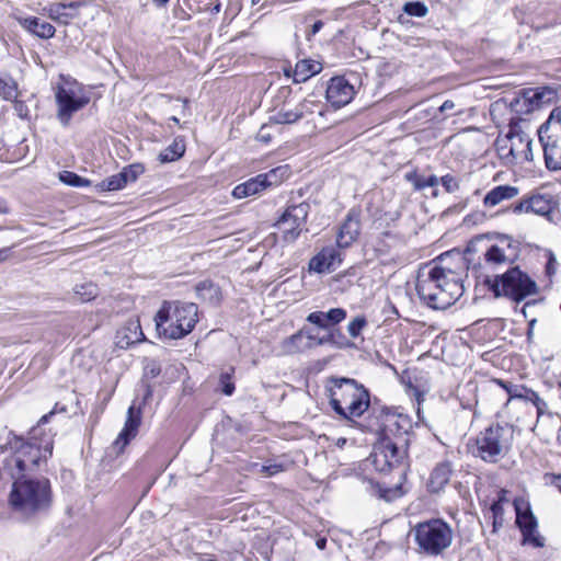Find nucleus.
Segmentation results:
<instances>
[{"instance_id":"a18cd8bd","label":"nucleus","mask_w":561,"mask_h":561,"mask_svg":"<svg viewBox=\"0 0 561 561\" xmlns=\"http://www.w3.org/2000/svg\"><path fill=\"white\" fill-rule=\"evenodd\" d=\"M527 393L530 396L529 402H531L534 404V407L537 410V415H538V417H540L546 412L548 404L546 403V401L543 399H541L539 397V394L537 392H527Z\"/></svg>"},{"instance_id":"20e7f679","label":"nucleus","mask_w":561,"mask_h":561,"mask_svg":"<svg viewBox=\"0 0 561 561\" xmlns=\"http://www.w3.org/2000/svg\"><path fill=\"white\" fill-rule=\"evenodd\" d=\"M198 321V308L194 302L163 301L154 316L158 336L180 340L190 334Z\"/></svg>"},{"instance_id":"f3484780","label":"nucleus","mask_w":561,"mask_h":561,"mask_svg":"<svg viewBox=\"0 0 561 561\" xmlns=\"http://www.w3.org/2000/svg\"><path fill=\"white\" fill-rule=\"evenodd\" d=\"M516 510V524L520 528L524 537V543H530L534 547H542L545 545L543 538L537 531V520L529 507L526 506L522 510V506L515 502Z\"/></svg>"},{"instance_id":"bf43d9fd","label":"nucleus","mask_w":561,"mask_h":561,"mask_svg":"<svg viewBox=\"0 0 561 561\" xmlns=\"http://www.w3.org/2000/svg\"><path fill=\"white\" fill-rule=\"evenodd\" d=\"M158 7H164L170 0H152Z\"/></svg>"},{"instance_id":"9b49d317","label":"nucleus","mask_w":561,"mask_h":561,"mask_svg":"<svg viewBox=\"0 0 561 561\" xmlns=\"http://www.w3.org/2000/svg\"><path fill=\"white\" fill-rule=\"evenodd\" d=\"M310 206L307 203L290 205L278 218L275 226L282 232L285 242L291 243L300 236Z\"/></svg>"},{"instance_id":"423d86ee","label":"nucleus","mask_w":561,"mask_h":561,"mask_svg":"<svg viewBox=\"0 0 561 561\" xmlns=\"http://www.w3.org/2000/svg\"><path fill=\"white\" fill-rule=\"evenodd\" d=\"M514 442V427L507 423L491 424L481 431L472 446V455L484 462L496 463L510 453Z\"/></svg>"},{"instance_id":"cd10ccee","label":"nucleus","mask_w":561,"mask_h":561,"mask_svg":"<svg viewBox=\"0 0 561 561\" xmlns=\"http://www.w3.org/2000/svg\"><path fill=\"white\" fill-rule=\"evenodd\" d=\"M20 25L32 34L41 38H51L56 33V28L48 22H43L35 16L19 19Z\"/></svg>"},{"instance_id":"4c0bfd02","label":"nucleus","mask_w":561,"mask_h":561,"mask_svg":"<svg viewBox=\"0 0 561 561\" xmlns=\"http://www.w3.org/2000/svg\"><path fill=\"white\" fill-rule=\"evenodd\" d=\"M541 127H543V133L549 130L561 136V106H557L551 111L548 119Z\"/></svg>"},{"instance_id":"0eeeda50","label":"nucleus","mask_w":561,"mask_h":561,"mask_svg":"<svg viewBox=\"0 0 561 561\" xmlns=\"http://www.w3.org/2000/svg\"><path fill=\"white\" fill-rule=\"evenodd\" d=\"M483 283L495 297H506L516 302L538 291L536 282L518 266L511 267L500 275H486Z\"/></svg>"},{"instance_id":"6e6d98bb","label":"nucleus","mask_w":561,"mask_h":561,"mask_svg":"<svg viewBox=\"0 0 561 561\" xmlns=\"http://www.w3.org/2000/svg\"><path fill=\"white\" fill-rule=\"evenodd\" d=\"M552 482L558 488V490L561 492V474L554 476Z\"/></svg>"},{"instance_id":"603ef678","label":"nucleus","mask_w":561,"mask_h":561,"mask_svg":"<svg viewBox=\"0 0 561 561\" xmlns=\"http://www.w3.org/2000/svg\"><path fill=\"white\" fill-rule=\"evenodd\" d=\"M455 106H456V105H455V102H454V101H451V100H446V101L440 105L439 111H440L442 113H446V112H448V111L454 110V108H455Z\"/></svg>"},{"instance_id":"bb28decb","label":"nucleus","mask_w":561,"mask_h":561,"mask_svg":"<svg viewBox=\"0 0 561 561\" xmlns=\"http://www.w3.org/2000/svg\"><path fill=\"white\" fill-rule=\"evenodd\" d=\"M519 193L516 186L512 185H499L492 188L483 198V205L492 208L497 206L504 201L513 199Z\"/></svg>"},{"instance_id":"b1692460","label":"nucleus","mask_w":561,"mask_h":561,"mask_svg":"<svg viewBox=\"0 0 561 561\" xmlns=\"http://www.w3.org/2000/svg\"><path fill=\"white\" fill-rule=\"evenodd\" d=\"M559 89L554 87H540L525 93V100L530 104V110L550 105L557 101Z\"/></svg>"},{"instance_id":"2f4dec72","label":"nucleus","mask_w":561,"mask_h":561,"mask_svg":"<svg viewBox=\"0 0 561 561\" xmlns=\"http://www.w3.org/2000/svg\"><path fill=\"white\" fill-rule=\"evenodd\" d=\"M185 152V142L183 139L175 138L171 145L162 150L158 160L161 163L172 162L179 160Z\"/></svg>"},{"instance_id":"1a4fd4ad","label":"nucleus","mask_w":561,"mask_h":561,"mask_svg":"<svg viewBox=\"0 0 561 561\" xmlns=\"http://www.w3.org/2000/svg\"><path fill=\"white\" fill-rule=\"evenodd\" d=\"M413 533L420 550L427 556L443 553L454 539L451 526L440 518L419 523Z\"/></svg>"},{"instance_id":"6ab92c4d","label":"nucleus","mask_w":561,"mask_h":561,"mask_svg":"<svg viewBox=\"0 0 561 561\" xmlns=\"http://www.w3.org/2000/svg\"><path fill=\"white\" fill-rule=\"evenodd\" d=\"M354 88L344 78H332L327 88V100L335 108L348 104L354 98Z\"/></svg>"},{"instance_id":"ea45409f","label":"nucleus","mask_w":561,"mask_h":561,"mask_svg":"<svg viewBox=\"0 0 561 561\" xmlns=\"http://www.w3.org/2000/svg\"><path fill=\"white\" fill-rule=\"evenodd\" d=\"M75 294L81 301H90L98 296L99 289L98 286L92 283H83L76 285Z\"/></svg>"},{"instance_id":"393cba45","label":"nucleus","mask_w":561,"mask_h":561,"mask_svg":"<svg viewBox=\"0 0 561 561\" xmlns=\"http://www.w3.org/2000/svg\"><path fill=\"white\" fill-rule=\"evenodd\" d=\"M307 104L300 102L294 106L285 103L273 116L270 118L271 124H294L304 117Z\"/></svg>"},{"instance_id":"412c9836","label":"nucleus","mask_w":561,"mask_h":561,"mask_svg":"<svg viewBox=\"0 0 561 561\" xmlns=\"http://www.w3.org/2000/svg\"><path fill=\"white\" fill-rule=\"evenodd\" d=\"M145 334L142 333L140 322L137 319H129L116 332L115 343L119 348L126 350L130 345L142 342Z\"/></svg>"},{"instance_id":"e2e57ef3","label":"nucleus","mask_w":561,"mask_h":561,"mask_svg":"<svg viewBox=\"0 0 561 561\" xmlns=\"http://www.w3.org/2000/svg\"><path fill=\"white\" fill-rule=\"evenodd\" d=\"M497 506H499L497 504H494V505L492 506V510L494 511L493 513H494L495 517H496L499 514H501V512L495 511V510L497 508Z\"/></svg>"},{"instance_id":"4d7b16f0","label":"nucleus","mask_w":561,"mask_h":561,"mask_svg":"<svg viewBox=\"0 0 561 561\" xmlns=\"http://www.w3.org/2000/svg\"><path fill=\"white\" fill-rule=\"evenodd\" d=\"M316 545H317V547L320 550H323L325 548V545H327V539L325 538H320V539L317 540Z\"/></svg>"},{"instance_id":"f03ea898","label":"nucleus","mask_w":561,"mask_h":561,"mask_svg":"<svg viewBox=\"0 0 561 561\" xmlns=\"http://www.w3.org/2000/svg\"><path fill=\"white\" fill-rule=\"evenodd\" d=\"M53 414L54 411H50L39 419L37 425L30 431L28 442L19 436H13V439L10 440L11 447L15 450L14 455L7 461L10 473L12 470L18 474L33 472L42 461H46L51 456L53 436L44 433L42 425L46 424Z\"/></svg>"},{"instance_id":"c85d7f7f","label":"nucleus","mask_w":561,"mask_h":561,"mask_svg":"<svg viewBox=\"0 0 561 561\" xmlns=\"http://www.w3.org/2000/svg\"><path fill=\"white\" fill-rule=\"evenodd\" d=\"M283 353L293 355L310 350L308 330H300L282 342Z\"/></svg>"},{"instance_id":"c756f323","label":"nucleus","mask_w":561,"mask_h":561,"mask_svg":"<svg viewBox=\"0 0 561 561\" xmlns=\"http://www.w3.org/2000/svg\"><path fill=\"white\" fill-rule=\"evenodd\" d=\"M322 70V65L311 59H302L298 61L294 69V81L305 82L312 76L319 73Z\"/></svg>"},{"instance_id":"0e129e2a","label":"nucleus","mask_w":561,"mask_h":561,"mask_svg":"<svg viewBox=\"0 0 561 561\" xmlns=\"http://www.w3.org/2000/svg\"><path fill=\"white\" fill-rule=\"evenodd\" d=\"M170 119H171L173 123L179 124V118H178V117L172 116Z\"/></svg>"},{"instance_id":"c9c22d12","label":"nucleus","mask_w":561,"mask_h":561,"mask_svg":"<svg viewBox=\"0 0 561 561\" xmlns=\"http://www.w3.org/2000/svg\"><path fill=\"white\" fill-rule=\"evenodd\" d=\"M125 186L126 183L121 172L113 174L96 184V188L101 192L118 191Z\"/></svg>"},{"instance_id":"72a5a7b5","label":"nucleus","mask_w":561,"mask_h":561,"mask_svg":"<svg viewBox=\"0 0 561 561\" xmlns=\"http://www.w3.org/2000/svg\"><path fill=\"white\" fill-rule=\"evenodd\" d=\"M233 375L234 367L232 366L222 369L219 374L218 386L219 390L225 396H231L234 392L236 387L233 381Z\"/></svg>"},{"instance_id":"2eb2a0df","label":"nucleus","mask_w":561,"mask_h":561,"mask_svg":"<svg viewBox=\"0 0 561 561\" xmlns=\"http://www.w3.org/2000/svg\"><path fill=\"white\" fill-rule=\"evenodd\" d=\"M539 141L542 146L546 167L551 171L561 170V136L546 130L543 127L538 129Z\"/></svg>"},{"instance_id":"58836bf2","label":"nucleus","mask_w":561,"mask_h":561,"mask_svg":"<svg viewBox=\"0 0 561 561\" xmlns=\"http://www.w3.org/2000/svg\"><path fill=\"white\" fill-rule=\"evenodd\" d=\"M0 95L7 101H15L18 83L12 78L0 79Z\"/></svg>"},{"instance_id":"6e6552de","label":"nucleus","mask_w":561,"mask_h":561,"mask_svg":"<svg viewBox=\"0 0 561 561\" xmlns=\"http://www.w3.org/2000/svg\"><path fill=\"white\" fill-rule=\"evenodd\" d=\"M533 141L519 123L511 122L506 134H500L495 140V149L502 163L506 167L530 161L533 159Z\"/></svg>"},{"instance_id":"09e8293b","label":"nucleus","mask_w":561,"mask_h":561,"mask_svg":"<svg viewBox=\"0 0 561 561\" xmlns=\"http://www.w3.org/2000/svg\"><path fill=\"white\" fill-rule=\"evenodd\" d=\"M66 8H76L75 3L70 4H64V3H57L53 4L47 9V14L50 19L57 20L61 15V10Z\"/></svg>"},{"instance_id":"8fccbe9b","label":"nucleus","mask_w":561,"mask_h":561,"mask_svg":"<svg viewBox=\"0 0 561 561\" xmlns=\"http://www.w3.org/2000/svg\"><path fill=\"white\" fill-rule=\"evenodd\" d=\"M285 470V467L282 463L278 462H272L268 465H263L261 467V472L264 473L266 477H272L278 472H282Z\"/></svg>"},{"instance_id":"aec40b11","label":"nucleus","mask_w":561,"mask_h":561,"mask_svg":"<svg viewBox=\"0 0 561 561\" xmlns=\"http://www.w3.org/2000/svg\"><path fill=\"white\" fill-rule=\"evenodd\" d=\"M341 261L340 251L334 247H327L310 260L309 270L320 274L332 272Z\"/></svg>"},{"instance_id":"4be33fe9","label":"nucleus","mask_w":561,"mask_h":561,"mask_svg":"<svg viewBox=\"0 0 561 561\" xmlns=\"http://www.w3.org/2000/svg\"><path fill=\"white\" fill-rule=\"evenodd\" d=\"M346 310L343 308H332L329 311H313L307 317V321L317 325L319 329H329L346 319Z\"/></svg>"},{"instance_id":"79ce46f5","label":"nucleus","mask_w":561,"mask_h":561,"mask_svg":"<svg viewBox=\"0 0 561 561\" xmlns=\"http://www.w3.org/2000/svg\"><path fill=\"white\" fill-rule=\"evenodd\" d=\"M145 171V168L142 164L140 163H133V164H129L125 168H123V170L121 171L124 180H125V183H129V182H135L140 174H142Z\"/></svg>"},{"instance_id":"3c124183","label":"nucleus","mask_w":561,"mask_h":561,"mask_svg":"<svg viewBox=\"0 0 561 561\" xmlns=\"http://www.w3.org/2000/svg\"><path fill=\"white\" fill-rule=\"evenodd\" d=\"M270 127H271V126H270L268 124H265V125H263V126L260 128V130H259V133H257V135H256V139H257L259 141H261V142H265V144L270 142V140H271V138H272L271 134L267 131V129H268Z\"/></svg>"},{"instance_id":"a211bd4d","label":"nucleus","mask_w":561,"mask_h":561,"mask_svg":"<svg viewBox=\"0 0 561 561\" xmlns=\"http://www.w3.org/2000/svg\"><path fill=\"white\" fill-rule=\"evenodd\" d=\"M360 232V210L352 208L342 222L336 234L339 248H347L358 238Z\"/></svg>"},{"instance_id":"864d4df0","label":"nucleus","mask_w":561,"mask_h":561,"mask_svg":"<svg viewBox=\"0 0 561 561\" xmlns=\"http://www.w3.org/2000/svg\"><path fill=\"white\" fill-rule=\"evenodd\" d=\"M9 255H10V249L9 248L0 249V262H3L5 260H8Z\"/></svg>"},{"instance_id":"dca6fc26","label":"nucleus","mask_w":561,"mask_h":561,"mask_svg":"<svg viewBox=\"0 0 561 561\" xmlns=\"http://www.w3.org/2000/svg\"><path fill=\"white\" fill-rule=\"evenodd\" d=\"M280 170V168L273 169L267 173L259 174L255 178L237 185L232 191L233 197L238 199L245 198L262 192L268 186L277 184V172Z\"/></svg>"},{"instance_id":"052dcab7","label":"nucleus","mask_w":561,"mask_h":561,"mask_svg":"<svg viewBox=\"0 0 561 561\" xmlns=\"http://www.w3.org/2000/svg\"><path fill=\"white\" fill-rule=\"evenodd\" d=\"M322 26V22L318 21L313 24V33L318 32L320 27Z\"/></svg>"},{"instance_id":"680f3d73","label":"nucleus","mask_w":561,"mask_h":561,"mask_svg":"<svg viewBox=\"0 0 561 561\" xmlns=\"http://www.w3.org/2000/svg\"><path fill=\"white\" fill-rule=\"evenodd\" d=\"M529 305H530V302H526V304L523 306V308H522V312L524 313V316H525V317L527 316V313H526V309H527V307H528Z\"/></svg>"},{"instance_id":"5701e85b","label":"nucleus","mask_w":561,"mask_h":561,"mask_svg":"<svg viewBox=\"0 0 561 561\" xmlns=\"http://www.w3.org/2000/svg\"><path fill=\"white\" fill-rule=\"evenodd\" d=\"M140 422V410L138 409L136 411L134 405L129 407L124 428L119 433L114 445L119 449H123L129 443V440L136 436Z\"/></svg>"},{"instance_id":"13d9d810","label":"nucleus","mask_w":561,"mask_h":561,"mask_svg":"<svg viewBox=\"0 0 561 561\" xmlns=\"http://www.w3.org/2000/svg\"><path fill=\"white\" fill-rule=\"evenodd\" d=\"M24 108V104L22 102H15V110L19 112L20 116H23L22 112Z\"/></svg>"},{"instance_id":"37998d69","label":"nucleus","mask_w":561,"mask_h":561,"mask_svg":"<svg viewBox=\"0 0 561 561\" xmlns=\"http://www.w3.org/2000/svg\"><path fill=\"white\" fill-rule=\"evenodd\" d=\"M366 325V318L364 316H357L347 324V332L352 337H358Z\"/></svg>"},{"instance_id":"a19ab883","label":"nucleus","mask_w":561,"mask_h":561,"mask_svg":"<svg viewBox=\"0 0 561 561\" xmlns=\"http://www.w3.org/2000/svg\"><path fill=\"white\" fill-rule=\"evenodd\" d=\"M403 12L411 16L424 18L428 13V8L420 1L405 2Z\"/></svg>"},{"instance_id":"f704fd0d","label":"nucleus","mask_w":561,"mask_h":561,"mask_svg":"<svg viewBox=\"0 0 561 561\" xmlns=\"http://www.w3.org/2000/svg\"><path fill=\"white\" fill-rule=\"evenodd\" d=\"M407 181L412 183L413 187L416 191L423 190L425 187H434L439 183V180L435 175H431L425 178L423 175L417 174L416 172H410L405 174Z\"/></svg>"},{"instance_id":"4468645a","label":"nucleus","mask_w":561,"mask_h":561,"mask_svg":"<svg viewBox=\"0 0 561 561\" xmlns=\"http://www.w3.org/2000/svg\"><path fill=\"white\" fill-rule=\"evenodd\" d=\"M483 257L489 268L512 264L518 257V245L510 237H502L497 243L488 248Z\"/></svg>"},{"instance_id":"9d476101","label":"nucleus","mask_w":561,"mask_h":561,"mask_svg":"<svg viewBox=\"0 0 561 561\" xmlns=\"http://www.w3.org/2000/svg\"><path fill=\"white\" fill-rule=\"evenodd\" d=\"M401 428L399 421L386 425L383 437L377 447L379 453H376V458L381 455L389 467L398 465L407 455L409 431L405 428L401 432Z\"/></svg>"},{"instance_id":"f8f14e48","label":"nucleus","mask_w":561,"mask_h":561,"mask_svg":"<svg viewBox=\"0 0 561 561\" xmlns=\"http://www.w3.org/2000/svg\"><path fill=\"white\" fill-rule=\"evenodd\" d=\"M55 98L58 105L57 117L64 126L69 124L76 112L90 102V98L81 93L80 89L64 85L57 88Z\"/></svg>"},{"instance_id":"f257e3e1","label":"nucleus","mask_w":561,"mask_h":561,"mask_svg":"<svg viewBox=\"0 0 561 561\" xmlns=\"http://www.w3.org/2000/svg\"><path fill=\"white\" fill-rule=\"evenodd\" d=\"M466 268L463 257H459L455 270L442 264L421 268L415 285L420 299L433 309H447L453 306L463 295L462 277Z\"/></svg>"},{"instance_id":"a878e982","label":"nucleus","mask_w":561,"mask_h":561,"mask_svg":"<svg viewBox=\"0 0 561 561\" xmlns=\"http://www.w3.org/2000/svg\"><path fill=\"white\" fill-rule=\"evenodd\" d=\"M453 474V466L449 461H442L433 469L427 486L431 492H439L449 482Z\"/></svg>"},{"instance_id":"39448f33","label":"nucleus","mask_w":561,"mask_h":561,"mask_svg":"<svg viewBox=\"0 0 561 561\" xmlns=\"http://www.w3.org/2000/svg\"><path fill=\"white\" fill-rule=\"evenodd\" d=\"M329 388L330 404L335 413L346 420L359 417L369 408V392L355 379L332 378Z\"/></svg>"},{"instance_id":"7ed1b4c3","label":"nucleus","mask_w":561,"mask_h":561,"mask_svg":"<svg viewBox=\"0 0 561 561\" xmlns=\"http://www.w3.org/2000/svg\"><path fill=\"white\" fill-rule=\"evenodd\" d=\"M14 480L9 496L12 508L22 517L30 518L45 513L51 505V489L47 479H32L11 471Z\"/></svg>"},{"instance_id":"473e14b6","label":"nucleus","mask_w":561,"mask_h":561,"mask_svg":"<svg viewBox=\"0 0 561 561\" xmlns=\"http://www.w3.org/2000/svg\"><path fill=\"white\" fill-rule=\"evenodd\" d=\"M497 385H500L508 394V401L512 400H524L525 402H529V394L526 392H535L531 389H528L524 386H517L507 383L503 380L496 379L495 380Z\"/></svg>"},{"instance_id":"c03bdc74","label":"nucleus","mask_w":561,"mask_h":561,"mask_svg":"<svg viewBox=\"0 0 561 561\" xmlns=\"http://www.w3.org/2000/svg\"><path fill=\"white\" fill-rule=\"evenodd\" d=\"M60 180L71 186H85L88 185L89 181L85 179H82L78 174L73 172L66 171L62 174H60Z\"/></svg>"},{"instance_id":"49530a36","label":"nucleus","mask_w":561,"mask_h":561,"mask_svg":"<svg viewBox=\"0 0 561 561\" xmlns=\"http://www.w3.org/2000/svg\"><path fill=\"white\" fill-rule=\"evenodd\" d=\"M160 373H161L160 364L152 359L146 364L145 369H144V376L146 378H150V379L158 377L160 375Z\"/></svg>"},{"instance_id":"ddd939ff","label":"nucleus","mask_w":561,"mask_h":561,"mask_svg":"<svg viewBox=\"0 0 561 561\" xmlns=\"http://www.w3.org/2000/svg\"><path fill=\"white\" fill-rule=\"evenodd\" d=\"M513 213H533L546 217L549 221H554L558 215V204L550 194H534L522 198L513 205Z\"/></svg>"},{"instance_id":"7c9ffc66","label":"nucleus","mask_w":561,"mask_h":561,"mask_svg":"<svg viewBox=\"0 0 561 561\" xmlns=\"http://www.w3.org/2000/svg\"><path fill=\"white\" fill-rule=\"evenodd\" d=\"M197 296L210 304H218L221 299V291L217 285L210 280H203L196 286Z\"/></svg>"},{"instance_id":"de8ad7c7","label":"nucleus","mask_w":561,"mask_h":561,"mask_svg":"<svg viewBox=\"0 0 561 561\" xmlns=\"http://www.w3.org/2000/svg\"><path fill=\"white\" fill-rule=\"evenodd\" d=\"M439 182L448 193L456 192L459 188L458 181L449 174L440 178Z\"/></svg>"},{"instance_id":"5fc2aeb1","label":"nucleus","mask_w":561,"mask_h":561,"mask_svg":"<svg viewBox=\"0 0 561 561\" xmlns=\"http://www.w3.org/2000/svg\"><path fill=\"white\" fill-rule=\"evenodd\" d=\"M536 322H537V320H536V319H531V320L529 321V328H528V332H527V336H528V339H530V337H531V335H533V331H534V327H535Z\"/></svg>"},{"instance_id":"e433bc0d","label":"nucleus","mask_w":561,"mask_h":561,"mask_svg":"<svg viewBox=\"0 0 561 561\" xmlns=\"http://www.w3.org/2000/svg\"><path fill=\"white\" fill-rule=\"evenodd\" d=\"M308 340L310 344V350L325 344L337 345L339 347H343L345 345L344 343H337L335 341V333L333 331H330L328 334L323 336H318L308 330Z\"/></svg>"}]
</instances>
